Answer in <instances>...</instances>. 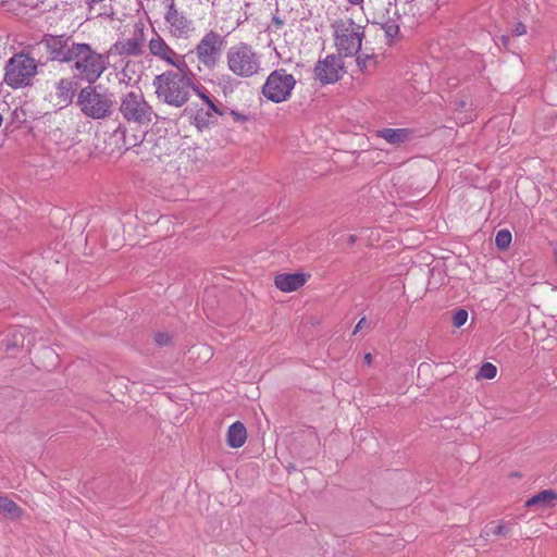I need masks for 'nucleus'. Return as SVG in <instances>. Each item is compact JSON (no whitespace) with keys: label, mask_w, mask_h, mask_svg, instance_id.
Wrapping results in <instances>:
<instances>
[{"label":"nucleus","mask_w":557,"mask_h":557,"mask_svg":"<svg viewBox=\"0 0 557 557\" xmlns=\"http://www.w3.org/2000/svg\"><path fill=\"white\" fill-rule=\"evenodd\" d=\"M119 111L128 123L148 125L154 112L140 90H131L120 98Z\"/></svg>","instance_id":"6"},{"label":"nucleus","mask_w":557,"mask_h":557,"mask_svg":"<svg viewBox=\"0 0 557 557\" xmlns=\"http://www.w3.org/2000/svg\"><path fill=\"white\" fill-rule=\"evenodd\" d=\"M144 33L140 29L138 34H136L132 38H125L117 40L113 44L110 49L107 51L108 58L110 55H121V57H138L143 53L144 47Z\"/></svg>","instance_id":"16"},{"label":"nucleus","mask_w":557,"mask_h":557,"mask_svg":"<svg viewBox=\"0 0 557 557\" xmlns=\"http://www.w3.org/2000/svg\"><path fill=\"white\" fill-rule=\"evenodd\" d=\"M190 91H194V94L201 100L200 104L214 102L209 90L203 85H201L200 83L195 81L194 74H193V87L190 88Z\"/></svg>","instance_id":"23"},{"label":"nucleus","mask_w":557,"mask_h":557,"mask_svg":"<svg viewBox=\"0 0 557 557\" xmlns=\"http://www.w3.org/2000/svg\"><path fill=\"white\" fill-rule=\"evenodd\" d=\"M34 339V334L28 332L26 327H13L8 330L0 343L5 350H10L18 346H25V341H27V345H32Z\"/></svg>","instance_id":"17"},{"label":"nucleus","mask_w":557,"mask_h":557,"mask_svg":"<svg viewBox=\"0 0 557 557\" xmlns=\"http://www.w3.org/2000/svg\"><path fill=\"white\" fill-rule=\"evenodd\" d=\"M148 50L151 57L164 62L176 70H184L187 67L185 55L177 53L164 40V38L153 30L151 38L148 40Z\"/></svg>","instance_id":"10"},{"label":"nucleus","mask_w":557,"mask_h":557,"mask_svg":"<svg viewBox=\"0 0 557 557\" xmlns=\"http://www.w3.org/2000/svg\"><path fill=\"white\" fill-rule=\"evenodd\" d=\"M228 70L239 77H251L261 70V57L251 46L239 42L232 46L226 53Z\"/></svg>","instance_id":"4"},{"label":"nucleus","mask_w":557,"mask_h":557,"mask_svg":"<svg viewBox=\"0 0 557 557\" xmlns=\"http://www.w3.org/2000/svg\"><path fill=\"white\" fill-rule=\"evenodd\" d=\"M154 341L159 346H166L171 343L172 338L168 333H157L154 336Z\"/></svg>","instance_id":"31"},{"label":"nucleus","mask_w":557,"mask_h":557,"mask_svg":"<svg viewBox=\"0 0 557 557\" xmlns=\"http://www.w3.org/2000/svg\"><path fill=\"white\" fill-rule=\"evenodd\" d=\"M334 44L341 54L354 55L360 48L364 37L363 26L350 17L338 18L332 24Z\"/></svg>","instance_id":"3"},{"label":"nucleus","mask_w":557,"mask_h":557,"mask_svg":"<svg viewBox=\"0 0 557 557\" xmlns=\"http://www.w3.org/2000/svg\"><path fill=\"white\" fill-rule=\"evenodd\" d=\"M364 362L370 366L372 363V355L370 352L364 355Z\"/></svg>","instance_id":"38"},{"label":"nucleus","mask_w":557,"mask_h":557,"mask_svg":"<svg viewBox=\"0 0 557 557\" xmlns=\"http://www.w3.org/2000/svg\"><path fill=\"white\" fill-rule=\"evenodd\" d=\"M124 133H125V131L119 127L117 129L114 131V133L112 134V137L121 139L124 137Z\"/></svg>","instance_id":"37"},{"label":"nucleus","mask_w":557,"mask_h":557,"mask_svg":"<svg viewBox=\"0 0 557 557\" xmlns=\"http://www.w3.org/2000/svg\"><path fill=\"white\" fill-rule=\"evenodd\" d=\"M197 349H198V354L202 355L205 357H211V355H212L211 348L206 345H201V346L197 347Z\"/></svg>","instance_id":"34"},{"label":"nucleus","mask_w":557,"mask_h":557,"mask_svg":"<svg viewBox=\"0 0 557 557\" xmlns=\"http://www.w3.org/2000/svg\"><path fill=\"white\" fill-rule=\"evenodd\" d=\"M374 63V60L371 55L369 54H359L357 57V64L358 66L364 71L367 70L371 64Z\"/></svg>","instance_id":"28"},{"label":"nucleus","mask_w":557,"mask_h":557,"mask_svg":"<svg viewBox=\"0 0 557 557\" xmlns=\"http://www.w3.org/2000/svg\"><path fill=\"white\" fill-rule=\"evenodd\" d=\"M344 73V62L341 55H327L325 59L318 61L314 66V77L323 85L337 82Z\"/></svg>","instance_id":"13"},{"label":"nucleus","mask_w":557,"mask_h":557,"mask_svg":"<svg viewBox=\"0 0 557 557\" xmlns=\"http://www.w3.org/2000/svg\"><path fill=\"white\" fill-rule=\"evenodd\" d=\"M382 28H383L386 37L389 39H393L394 37H396L399 32V27L395 23H386V24L382 25Z\"/></svg>","instance_id":"29"},{"label":"nucleus","mask_w":557,"mask_h":557,"mask_svg":"<svg viewBox=\"0 0 557 557\" xmlns=\"http://www.w3.org/2000/svg\"><path fill=\"white\" fill-rule=\"evenodd\" d=\"M230 115L233 117L235 122L244 123L247 121V116L244 113L231 110Z\"/></svg>","instance_id":"32"},{"label":"nucleus","mask_w":557,"mask_h":557,"mask_svg":"<svg viewBox=\"0 0 557 557\" xmlns=\"http://www.w3.org/2000/svg\"><path fill=\"white\" fill-rule=\"evenodd\" d=\"M557 504V493L550 490H544L529 498L525 503L527 507H539V509L553 508Z\"/></svg>","instance_id":"18"},{"label":"nucleus","mask_w":557,"mask_h":557,"mask_svg":"<svg viewBox=\"0 0 557 557\" xmlns=\"http://www.w3.org/2000/svg\"><path fill=\"white\" fill-rule=\"evenodd\" d=\"M125 67H127V65ZM119 79L122 83L129 84L132 77L127 75L126 69H123V71L121 73V77Z\"/></svg>","instance_id":"36"},{"label":"nucleus","mask_w":557,"mask_h":557,"mask_svg":"<svg viewBox=\"0 0 557 557\" xmlns=\"http://www.w3.org/2000/svg\"><path fill=\"white\" fill-rule=\"evenodd\" d=\"M306 281H274L277 289L284 293L295 292L304 286Z\"/></svg>","instance_id":"24"},{"label":"nucleus","mask_w":557,"mask_h":557,"mask_svg":"<svg viewBox=\"0 0 557 557\" xmlns=\"http://www.w3.org/2000/svg\"><path fill=\"white\" fill-rule=\"evenodd\" d=\"M352 5H360L364 0H347Z\"/></svg>","instance_id":"39"},{"label":"nucleus","mask_w":557,"mask_h":557,"mask_svg":"<svg viewBox=\"0 0 557 557\" xmlns=\"http://www.w3.org/2000/svg\"><path fill=\"white\" fill-rule=\"evenodd\" d=\"M527 33V28L524 26V24L522 23H517L512 29V34L515 36H522Z\"/></svg>","instance_id":"33"},{"label":"nucleus","mask_w":557,"mask_h":557,"mask_svg":"<svg viewBox=\"0 0 557 557\" xmlns=\"http://www.w3.org/2000/svg\"><path fill=\"white\" fill-rule=\"evenodd\" d=\"M42 44L51 60L71 63L78 42L73 41L70 37L49 35Z\"/></svg>","instance_id":"12"},{"label":"nucleus","mask_w":557,"mask_h":557,"mask_svg":"<svg viewBox=\"0 0 557 557\" xmlns=\"http://www.w3.org/2000/svg\"><path fill=\"white\" fill-rule=\"evenodd\" d=\"M508 40H509V38L507 36H502V41L504 45H507Z\"/></svg>","instance_id":"42"},{"label":"nucleus","mask_w":557,"mask_h":557,"mask_svg":"<svg viewBox=\"0 0 557 557\" xmlns=\"http://www.w3.org/2000/svg\"><path fill=\"white\" fill-rule=\"evenodd\" d=\"M72 69L77 76L89 84L96 83L108 69V54L98 53L88 44L79 42L75 48Z\"/></svg>","instance_id":"2"},{"label":"nucleus","mask_w":557,"mask_h":557,"mask_svg":"<svg viewBox=\"0 0 557 557\" xmlns=\"http://www.w3.org/2000/svg\"><path fill=\"white\" fill-rule=\"evenodd\" d=\"M0 512L7 513L12 519H18L23 511L15 502L0 494Z\"/></svg>","instance_id":"21"},{"label":"nucleus","mask_w":557,"mask_h":557,"mask_svg":"<svg viewBox=\"0 0 557 557\" xmlns=\"http://www.w3.org/2000/svg\"><path fill=\"white\" fill-rule=\"evenodd\" d=\"M193 113V124L198 131H205L211 127L218 121V116L225 114L222 106L215 102L199 104L194 102L190 107Z\"/></svg>","instance_id":"14"},{"label":"nucleus","mask_w":557,"mask_h":557,"mask_svg":"<svg viewBox=\"0 0 557 557\" xmlns=\"http://www.w3.org/2000/svg\"><path fill=\"white\" fill-rule=\"evenodd\" d=\"M225 44V38L220 33L207 32L195 47L198 62L209 70L214 69L221 60Z\"/></svg>","instance_id":"7"},{"label":"nucleus","mask_w":557,"mask_h":557,"mask_svg":"<svg viewBox=\"0 0 557 557\" xmlns=\"http://www.w3.org/2000/svg\"><path fill=\"white\" fill-rule=\"evenodd\" d=\"M377 135L391 145H399L409 139L410 132L406 128H384Z\"/></svg>","instance_id":"20"},{"label":"nucleus","mask_w":557,"mask_h":557,"mask_svg":"<svg viewBox=\"0 0 557 557\" xmlns=\"http://www.w3.org/2000/svg\"><path fill=\"white\" fill-rule=\"evenodd\" d=\"M511 243V233L508 230H500L495 237V244L499 249H506Z\"/></svg>","instance_id":"26"},{"label":"nucleus","mask_w":557,"mask_h":557,"mask_svg":"<svg viewBox=\"0 0 557 557\" xmlns=\"http://www.w3.org/2000/svg\"><path fill=\"white\" fill-rule=\"evenodd\" d=\"M311 275L304 271H297L294 273H281L277 274L274 278H309Z\"/></svg>","instance_id":"30"},{"label":"nucleus","mask_w":557,"mask_h":557,"mask_svg":"<svg viewBox=\"0 0 557 557\" xmlns=\"http://www.w3.org/2000/svg\"><path fill=\"white\" fill-rule=\"evenodd\" d=\"M247 440V431L245 425L236 421L234 422L227 431V444L233 448L242 447Z\"/></svg>","instance_id":"19"},{"label":"nucleus","mask_w":557,"mask_h":557,"mask_svg":"<svg viewBox=\"0 0 557 557\" xmlns=\"http://www.w3.org/2000/svg\"><path fill=\"white\" fill-rule=\"evenodd\" d=\"M164 20L169 34L176 39L188 38L195 29L194 22L184 12L178 11L173 1L168 5Z\"/></svg>","instance_id":"11"},{"label":"nucleus","mask_w":557,"mask_h":557,"mask_svg":"<svg viewBox=\"0 0 557 557\" xmlns=\"http://www.w3.org/2000/svg\"><path fill=\"white\" fill-rule=\"evenodd\" d=\"M355 240H356V237L354 235H349L348 236V244L349 245H352L355 243Z\"/></svg>","instance_id":"40"},{"label":"nucleus","mask_w":557,"mask_h":557,"mask_svg":"<svg viewBox=\"0 0 557 557\" xmlns=\"http://www.w3.org/2000/svg\"><path fill=\"white\" fill-rule=\"evenodd\" d=\"M36 69L34 59L25 54H15L5 66L4 82L15 88L28 85L36 74Z\"/></svg>","instance_id":"8"},{"label":"nucleus","mask_w":557,"mask_h":557,"mask_svg":"<svg viewBox=\"0 0 557 557\" xmlns=\"http://www.w3.org/2000/svg\"><path fill=\"white\" fill-rule=\"evenodd\" d=\"M496 374H497V368L491 362H485L481 366L475 377L478 380H481V379L492 380L496 376Z\"/></svg>","instance_id":"25"},{"label":"nucleus","mask_w":557,"mask_h":557,"mask_svg":"<svg viewBox=\"0 0 557 557\" xmlns=\"http://www.w3.org/2000/svg\"><path fill=\"white\" fill-rule=\"evenodd\" d=\"M468 320V311L465 309H458L451 317V322L455 327H461Z\"/></svg>","instance_id":"27"},{"label":"nucleus","mask_w":557,"mask_h":557,"mask_svg":"<svg viewBox=\"0 0 557 557\" xmlns=\"http://www.w3.org/2000/svg\"><path fill=\"white\" fill-rule=\"evenodd\" d=\"M76 104L85 116L102 120L112 114L114 101L111 95L100 92L89 85L81 89Z\"/></svg>","instance_id":"5"},{"label":"nucleus","mask_w":557,"mask_h":557,"mask_svg":"<svg viewBox=\"0 0 557 557\" xmlns=\"http://www.w3.org/2000/svg\"><path fill=\"white\" fill-rule=\"evenodd\" d=\"M515 523L511 521H502L496 524L495 522H490L485 525V534L497 535V536H507Z\"/></svg>","instance_id":"22"},{"label":"nucleus","mask_w":557,"mask_h":557,"mask_svg":"<svg viewBox=\"0 0 557 557\" xmlns=\"http://www.w3.org/2000/svg\"><path fill=\"white\" fill-rule=\"evenodd\" d=\"M416 270H417V267H413V268H411V269L407 272V274H411V275L416 276V275H417Z\"/></svg>","instance_id":"41"},{"label":"nucleus","mask_w":557,"mask_h":557,"mask_svg":"<svg viewBox=\"0 0 557 557\" xmlns=\"http://www.w3.org/2000/svg\"><path fill=\"white\" fill-rule=\"evenodd\" d=\"M156 98L170 107L182 108L190 98L193 72L188 66L184 70H166L152 81Z\"/></svg>","instance_id":"1"},{"label":"nucleus","mask_w":557,"mask_h":557,"mask_svg":"<svg viewBox=\"0 0 557 557\" xmlns=\"http://www.w3.org/2000/svg\"><path fill=\"white\" fill-rule=\"evenodd\" d=\"M367 326H368V322H367L366 318L360 319V321L357 323L352 334L354 335L357 334L359 331L363 330Z\"/></svg>","instance_id":"35"},{"label":"nucleus","mask_w":557,"mask_h":557,"mask_svg":"<svg viewBox=\"0 0 557 557\" xmlns=\"http://www.w3.org/2000/svg\"><path fill=\"white\" fill-rule=\"evenodd\" d=\"M76 89L77 82L74 77H63L54 84L49 95L50 101L55 107L65 108L72 103Z\"/></svg>","instance_id":"15"},{"label":"nucleus","mask_w":557,"mask_h":557,"mask_svg":"<svg viewBox=\"0 0 557 557\" xmlns=\"http://www.w3.org/2000/svg\"><path fill=\"white\" fill-rule=\"evenodd\" d=\"M295 85L296 79L292 74L283 69L275 70L268 76L262 87V94L267 99L278 103L290 97Z\"/></svg>","instance_id":"9"}]
</instances>
